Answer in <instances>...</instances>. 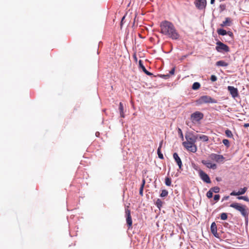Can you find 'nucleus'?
<instances>
[{"label": "nucleus", "instance_id": "f257e3e1", "mask_svg": "<svg viewBox=\"0 0 249 249\" xmlns=\"http://www.w3.org/2000/svg\"><path fill=\"white\" fill-rule=\"evenodd\" d=\"M160 33L172 39H178L180 35L173 24L167 20L162 21L160 24Z\"/></svg>", "mask_w": 249, "mask_h": 249}, {"label": "nucleus", "instance_id": "f03ea898", "mask_svg": "<svg viewBox=\"0 0 249 249\" xmlns=\"http://www.w3.org/2000/svg\"><path fill=\"white\" fill-rule=\"evenodd\" d=\"M186 141L183 142L182 145L189 151L195 153L197 151V146L196 144L197 136L193 132H189L185 134Z\"/></svg>", "mask_w": 249, "mask_h": 249}, {"label": "nucleus", "instance_id": "7ed1b4c3", "mask_svg": "<svg viewBox=\"0 0 249 249\" xmlns=\"http://www.w3.org/2000/svg\"><path fill=\"white\" fill-rule=\"evenodd\" d=\"M230 207L232 208L240 213L245 218L246 220H248L249 215V209L246 205L238 202L231 203Z\"/></svg>", "mask_w": 249, "mask_h": 249}, {"label": "nucleus", "instance_id": "20e7f679", "mask_svg": "<svg viewBox=\"0 0 249 249\" xmlns=\"http://www.w3.org/2000/svg\"><path fill=\"white\" fill-rule=\"evenodd\" d=\"M198 104L217 103V100L208 95H204L199 97L196 101Z\"/></svg>", "mask_w": 249, "mask_h": 249}, {"label": "nucleus", "instance_id": "39448f33", "mask_svg": "<svg viewBox=\"0 0 249 249\" xmlns=\"http://www.w3.org/2000/svg\"><path fill=\"white\" fill-rule=\"evenodd\" d=\"M216 46L215 47V49L218 52H229L230 51L229 47L226 44L223 43L218 41L216 43Z\"/></svg>", "mask_w": 249, "mask_h": 249}, {"label": "nucleus", "instance_id": "423d86ee", "mask_svg": "<svg viewBox=\"0 0 249 249\" xmlns=\"http://www.w3.org/2000/svg\"><path fill=\"white\" fill-rule=\"evenodd\" d=\"M129 207L127 206L125 209V215H126V221L128 226V229L132 228V220L131 216L130 210L128 209Z\"/></svg>", "mask_w": 249, "mask_h": 249}, {"label": "nucleus", "instance_id": "0eeeda50", "mask_svg": "<svg viewBox=\"0 0 249 249\" xmlns=\"http://www.w3.org/2000/svg\"><path fill=\"white\" fill-rule=\"evenodd\" d=\"M204 115L199 111H196L191 116V119L193 122H198L203 119Z\"/></svg>", "mask_w": 249, "mask_h": 249}, {"label": "nucleus", "instance_id": "6e6552de", "mask_svg": "<svg viewBox=\"0 0 249 249\" xmlns=\"http://www.w3.org/2000/svg\"><path fill=\"white\" fill-rule=\"evenodd\" d=\"M209 158L212 160L215 161L217 162H220L223 161L224 157L221 155H217L216 154L212 153L209 156Z\"/></svg>", "mask_w": 249, "mask_h": 249}, {"label": "nucleus", "instance_id": "1a4fd4ad", "mask_svg": "<svg viewBox=\"0 0 249 249\" xmlns=\"http://www.w3.org/2000/svg\"><path fill=\"white\" fill-rule=\"evenodd\" d=\"M199 175L201 178V179L204 182L207 183H211V180L209 177V176L203 172L202 170H200L199 171Z\"/></svg>", "mask_w": 249, "mask_h": 249}, {"label": "nucleus", "instance_id": "9d476101", "mask_svg": "<svg viewBox=\"0 0 249 249\" xmlns=\"http://www.w3.org/2000/svg\"><path fill=\"white\" fill-rule=\"evenodd\" d=\"M195 4L198 9L201 10L205 8L207 2L206 0H196Z\"/></svg>", "mask_w": 249, "mask_h": 249}, {"label": "nucleus", "instance_id": "9b49d317", "mask_svg": "<svg viewBox=\"0 0 249 249\" xmlns=\"http://www.w3.org/2000/svg\"><path fill=\"white\" fill-rule=\"evenodd\" d=\"M227 89L233 98H235L239 96L238 91L237 88L232 86H228Z\"/></svg>", "mask_w": 249, "mask_h": 249}, {"label": "nucleus", "instance_id": "f8f14e48", "mask_svg": "<svg viewBox=\"0 0 249 249\" xmlns=\"http://www.w3.org/2000/svg\"><path fill=\"white\" fill-rule=\"evenodd\" d=\"M201 162L208 168L216 169L217 168L216 164L212 163L210 160H202Z\"/></svg>", "mask_w": 249, "mask_h": 249}, {"label": "nucleus", "instance_id": "ddd939ff", "mask_svg": "<svg viewBox=\"0 0 249 249\" xmlns=\"http://www.w3.org/2000/svg\"><path fill=\"white\" fill-rule=\"evenodd\" d=\"M248 188L247 187H244L243 188H240L238 192L235 191H232L230 195L231 196H240L244 194L247 191Z\"/></svg>", "mask_w": 249, "mask_h": 249}, {"label": "nucleus", "instance_id": "4468645a", "mask_svg": "<svg viewBox=\"0 0 249 249\" xmlns=\"http://www.w3.org/2000/svg\"><path fill=\"white\" fill-rule=\"evenodd\" d=\"M173 158L178 166L179 169H181L182 164L180 158L179 157L178 154L177 153H174L173 154Z\"/></svg>", "mask_w": 249, "mask_h": 249}, {"label": "nucleus", "instance_id": "2eb2a0df", "mask_svg": "<svg viewBox=\"0 0 249 249\" xmlns=\"http://www.w3.org/2000/svg\"><path fill=\"white\" fill-rule=\"evenodd\" d=\"M211 231L213 235L218 237V234L217 232V226L215 222H213L211 226Z\"/></svg>", "mask_w": 249, "mask_h": 249}, {"label": "nucleus", "instance_id": "dca6fc26", "mask_svg": "<svg viewBox=\"0 0 249 249\" xmlns=\"http://www.w3.org/2000/svg\"><path fill=\"white\" fill-rule=\"evenodd\" d=\"M139 66L140 67H141V68L142 70V71L145 73L147 75H149V76H151L152 75V73L149 72L148 71H147L146 70V69H145V67L142 64V60H139Z\"/></svg>", "mask_w": 249, "mask_h": 249}, {"label": "nucleus", "instance_id": "f3484780", "mask_svg": "<svg viewBox=\"0 0 249 249\" xmlns=\"http://www.w3.org/2000/svg\"><path fill=\"white\" fill-rule=\"evenodd\" d=\"M231 23V20L230 18H226L225 20L220 24L221 27L229 26Z\"/></svg>", "mask_w": 249, "mask_h": 249}, {"label": "nucleus", "instance_id": "a211bd4d", "mask_svg": "<svg viewBox=\"0 0 249 249\" xmlns=\"http://www.w3.org/2000/svg\"><path fill=\"white\" fill-rule=\"evenodd\" d=\"M119 109L120 114L121 117L124 118V108L123 104L122 102H120L119 104Z\"/></svg>", "mask_w": 249, "mask_h": 249}, {"label": "nucleus", "instance_id": "6ab92c4d", "mask_svg": "<svg viewBox=\"0 0 249 249\" xmlns=\"http://www.w3.org/2000/svg\"><path fill=\"white\" fill-rule=\"evenodd\" d=\"M197 136V138L204 142H207L209 141V137L206 135H201Z\"/></svg>", "mask_w": 249, "mask_h": 249}, {"label": "nucleus", "instance_id": "aec40b11", "mask_svg": "<svg viewBox=\"0 0 249 249\" xmlns=\"http://www.w3.org/2000/svg\"><path fill=\"white\" fill-rule=\"evenodd\" d=\"M162 142H161L160 143V146H159V148L158 149V151H157L158 157L160 159H163V154L161 153V151H160V149H161V146H162Z\"/></svg>", "mask_w": 249, "mask_h": 249}, {"label": "nucleus", "instance_id": "412c9836", "mask_svg": "<svg viewBox=\"0 0 249 249\" xmlns=\"http://www.w3.org/2000/svg\"><path fill=\"white\" fill-rule=\"evenodd\" d=\"M216 65L217 66L227 67L228 65V64L223 60H220L216 62Z\"/></svg>", "mask_w": 249, "mask_h": 249}, {"label": "nucleus", "instance_id": "4be33fe9", "mask_svg": "<svg viewBox=\"0 0 249 249\" xmlns=\"http://www.w3.org/2000/svg\"><path fill=\"white\" fill-rule=\"evenodd\" d=\"M145 183V179H143L142 180V184L140 188V192H139L140 195L142 196L143 195V188H144Z\"/></svg>", "mask_w": 249, "mask_h": 249}, {"label": "nucleus", "instance_id": "5701e85b", "mask_svg": "<svg viewBox=\"0 0 249 249\" xmlns=\"http://www.w3.org/2000/svg\"><path fill=\"white\" fill-rule=\"evenodd\" d=\"M163 203V202L162 201V200L159 198H158L156 202V205L157 207L160 209L162 206Z\"/></svg>", "mask_w": 249, "mask_h": 249}, {"label": "nucleus", "instance_id": "b1692460", "mask_svg": "<svg viewBox=\"0 0 249 249\" xmlns=\"http://www.w3.org/2000/svg\"><path fill=\"white\" fill-rule=\"evenodd\" d=\"M217 32L218 35H221V36H224L227 34V31L223 29H218L217 31Z\"/></svg>", "mask_w": 249, "mask_h": 249}, {"label": "nucleus", "instance_id": "393cba45", "mask_svg": "<svg viewBox=\"0 0 249 249\" xmlns=\"http://www.w3.org/2000/svg\"><path fill=\"white\" fill-rule=\"evenodd\" d=\"M171 178L169 177H166L165 178V184L168 186H170L171 185Z\"/></svg>", "mask_w": 249, "mask_h": 249}, {"label": "nucleus", "instance_id": "a878e982", "mask_svg": "<svg viewBox=\"0 0 249 249\" xmlns=\"http://www.w3.org/2000/svg\"><path fill=\"white\" fill-rule=\"evenodd\" d=\"M168 195V192L166 190H162L160 194V196L161 197H166Z\"/></svg>", "mask_w": 249, "mask_h": 249}, {"label": "nucleus", "instance_id": "bb28decb", "mask_svg": "<svg viewBox=\"0 0 249 249\" xmlns=\"http://www.w3.org/2000/svg\"><path fill=\"white\" fill-rule=\"evenodd\" d=\"M200 87V85L198 82H195L193 86H192V89L194 90L198 89Z\"/></svg>", "mask_w": 249, "mask_h": 249}, {"label": "nucleus", "instance_id": "cd10ccee", "mask_svg": "<svg viewBox=\"0 0 249 249\" xmlns=\"http://www.w3.org/2000/svg\"><path fill=\"white\" fill-rule=\"evenodd\" d=\"M225 134L229 138H232L233 137L231 131L229 129H227L225 131Z\"/></svg>", "mask_w": 249, "mask_h": 249}, {"label": "nucleus", "instance_id": "c85d7f7f", "mask_svg": "<svg viewBox=\"0 0 249 249\" xmlns=\"http://www.w3.org/2000/svg\"><path fill=\"white\" fill-rule=\"evenodd\" d=\"M237 198L239 200L242 199L246 202H249V198L247 196H238L237 197Z\"/></svg>", "mask_w": 249, "mask_h": 249}, {"label": "nucleus", "instance_id": "c756f323", "mask_svg": "<svg viewBox=\"0 0 249 249\" xmlns=\"http://www.w3.org/2000/svg\"><path fill=\"white\" fill-rule=\"evenodd\" d=\"M222 142L227 147H230V142H229V141L228 140H227V139H224L222 141Z\"/></svg>", "mask_w": 249, "mask_h": 249}, {"label": "nucleus", "instance_id": "7c9ffc66", "mask_svg": "<svg viewBox=\"0 0 249 249\" xmlns=\"http://www.w3.org/2000/svg\"><path fill=\"white\" fill-rule=\"evenodd\" d=\"M213 192L217 193L220 191V188L218 187H214L210 189Z\"/></svg>", "mask_w": 249, "mask_h": 249}, {"label": "nucleus", "instance_id": "2f4dec72", "mask_svg": "<svg viewBox=\"0 0 249 249\" xmlns=\"http://www.w3.org/2000/svg\"><path fill=\"white\" fill-rule=\"evenodd\" d=\"M228 218L227 214L226 213H223L220 215V218L222 220H226Z\"/></svg>", "mask_w": 249, "mask_h": 249}, {"label": "nucleus", "instance_id": "473e14b6", "mask_svg": "<svg viewBox=\"0 0 249 249\" xmlns=\"http://www.w3.org/2000/svg\"><path fill=\"white\" fill-rule=\"evenodd\" d=\"M213 192L210 189V190L207 193L206 196L209 198H210L212 197L213 196Z\"/></svg>", "mask_w": 249, "mask_h": 249}, {"label": "nucleus", "instance_id": "72a5a7b5", "mask_svg": "<svg viewBox=\"0 0 249 249\" xmlns=\"http://www.w3.org/2000/svg\"><path fill=\"white\" fill-rule=\"evenodd\" d=\"M211 80L213 82H214V81H216L217 80L216 76L214 75H212L211 76Z\"/></svg>", "mask_w": 249, "mask_h": 249}, {"label": "nucleus", "instance_id": "f704fd0d", "mask_svg": "<svg viewBox=\"0 0 249 249\" xmlns=\"http://www.w3.org/2000/svg\"><path fill=\"white\" fill-rule=\"evenodd\" d=\"M178 134L180 135V136L182 140H183V134H182L181 129L179 128H178Z\"/></svg>", "mask_w": 249, "mask_h": 249}, {"label": "nucleus", "instance_id": "c9c22d12", "mask_svg": "<svg viewBox=\"0 0 249 249\" xmlns=\"http://www.w3.org/2000/svg\"><path fill=\"white\" fill-rule=\"evenodd\" d=\"M220 198V195H215L214 196L213 199L215 201H218Z\"/></svg>", "mask_w": 249, "mask_h": 249}, {"label": "nucleus", "instance_id": "e433bc0d", "mask_svg": "<svg viewBox=\"0 0 249 249\" xmlns=\"http://www.w3.org/2000/svg\"><path fill=\"white\" fill-rule=\"evenodd\" d=\"M175 68H173L170 71V74L173 75L175 73Z\"/></svg>", "mask_w": 249, "mask_h": 249}, {"label": "nucleus", "instance_id": "4c0bfd02", "mask_svg": "<svg viewBox=\"0 0 249 249\" xmlns=\"http://www.w3.org/2000/svg\"><path fill=\"white\" fill-rule=\"evenodd\" d=\"M227 34L230 36H233V34L232 32H227Z\"/></svg>", "mask_w": 249, "mask_h": 249}, {"label": "nucleus", "instance_id": "58836bf2", "mask_svg": "<svg viewBox=\"0 0 249 249\" xmlns=\"http://www.w3.org/2000/svg\"><path fill=\"white\" fill-rule=\"evenodd\" d=\"M244 127H247L248 126H249V124H245L244 125Z\"/></svg>", "mask_w": 249, "mask_h": 249}, {"label": "nucleus", "instance_id": "ea45409f", "mask_svg": "<svg viewBox=\"0 0 249 249\" xmlns=\"http://www.w3.org/2000/svg\"><path fill=\"white\" fill-rule=\"evenodd\" d=\"M214 0H211V3L212 4H213L214 3Z\"/></svg>", "mask_w": 249, "mask_h": 249}, {"label": "nucleus", "instance_id": "a19ab883", "mask_svg": "<svg viewBox=\"0 0 249 249\" xmlns=\"http://www.w3.org/2000/svg\"><path fill=\"white\" fill-rule=\"evenodd\" d=\"M95 134H96V136H98L99 135V132H97Z\"/></svg>", "mask_w": 249, "mask_h": 249}, {"label": "nucleus", "instance_id": "79ce46f5", "mask_svg": "<svg viewBox=\"0 0 249 249\" xmlns=\"http://www.w3.org/2000/svg\"><path fill=\"white\" fill-rule=\"evenodd\" d=\"M216 179L217 180V181H220V179H219L218 178H216Z\"/></svg>", "mask_w": 249, "mask_h": 249}]
</instances>
